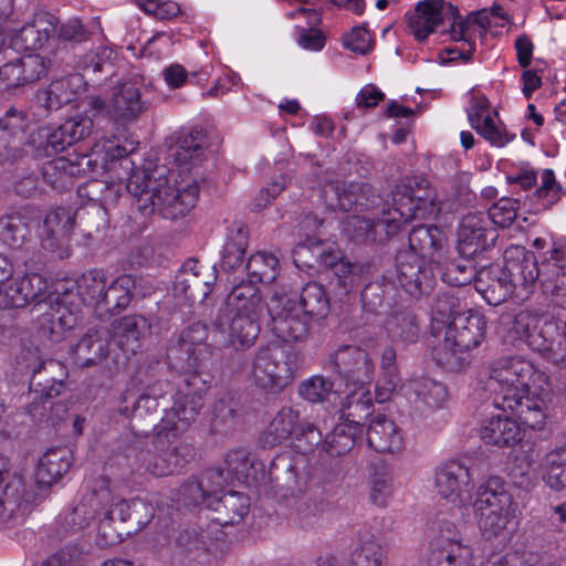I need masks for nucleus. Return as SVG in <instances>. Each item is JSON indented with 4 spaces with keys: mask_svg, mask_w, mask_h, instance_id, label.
Wrapping results in <instances>:
<instances>
[{
    "mask_svg": "<svg viewBox=\"0 0 566 566\" xmlns=\"http://www.w3.org/2000/svg\"><path fill=\"white\" fill-rule=\"evenodd\" d=\"M542 184L533 192V199L537 203V209H551L563 197V188L556 182L555 174L552 169H545L542 172Z\"/></svg>",
    "mask_w": 566,
    "mask_h": 566,
    "instance_id": "nucleus-61",
    "label": "nucleus"
},
{
    "mask_svg": "<svg viewBox=\"0 0 566 566\" xmlns=\"http://www.w3.org/2000/svg\"><path fill=\"white\" fill-rule=\"evenodd\" d=\"M314 252L318 266L331 270L333 274L329 284L337 290V294L347 295L358 280L356 264L347 260L340 250L332 244H324L321 240L316 242Z\"/></svg>",
    "mask_w": 566,
    "mask_h": 566,
    "instance_id": "nucleus-26",
    "label": "nucleus"
},
{
    "mask_svg": "<svg viewBox=\"0 0 566 566\" xmlns=\"http://www.w3.org/2000/svg\"><path fill=\"white\" fill-rule=\"evenodd\" d=\"M454 209V198L444 186L427 185V235L432 250L429 263L432 276L439 275L442 281L447 280L448 274L442 271L441 265L444 263L448 252L447 233Z\"/></svg>",
    "mask_w": 566,
    "mask_h": 566,
    "instance_id": "nucleus-6",
    "label": "nucleus"
},
{
    "mask_svg": "<svg viewBox=\"0 0 566 566\" xmlns=\"http://www.w3.org/2000/svg\"><path fill=\"white\" fill-rule=\"evenodd\" d=\"M331 363L346 386L367 387L374 380V360L369 353L359 346H340L331 356Z\"/></svg>",
    "mask_w": 566,
    "mask_h": 566,
    "instance_id": "nucleus-20",
    "label": "nucleus"
},
{
    "mask_svg": "<svg viewBox=\"0 0 566 566\" xmlns=\"http://www.w3.org/2000/svg\"><path fill=\"white\" fill-rule=\"evenodd\" d=\"M161 422L163 418L154 427V443L158 453L146 463V470L155 476L180 473L196 455V450L191 443L177 440L184 432L177 433L169 430L166 434L160 436Z\"/></svg>",
    "mask_w": 566,
    "mask_h": 566,
    "instance_id": "nucleus-10",
    "label": "nucleus"
},
{
    "mask_svg": "<svg viewBox=\"0 0 566 566\" xmlns=\"http://www.w3.org/2000/svg\"><path fill=\"white\" fill-rule=\"evenodd\" d=\"M115 59L116 52L113 49L101 45L80 56L76 65L91 81L99 82L102 76L106 80L114 74Z\"/></svg>",
    "mask_w": 566,
    "mask_h": 566,
    "instance_id": "nucleus-47",
    "label": "nucleus"
},
{
    "mask_svg": "<svg viewBox=\"0 0 566 566\" xmlns=\"http://www.w3.org/2000/svg\"><path fill=\"white\" fill-rule=\"evenodd\" d=\"M109 353V332L104 328H90L73 348V361L85 368L101 364Z\"/></svg>",
    "mask_w": 566,
    "mask_h": 566,
    "instance_id": "nucleus-38",
    "label": "nucleus"
},
{
    "mask_svg": "<svg viewBox=\"0 0 566 566\" xmlns=\"http://www.w3.org/2000/svg\"><path fill=\"white\" fill-rule=\"evenodd\" d=\"M80 297L73 289L55 290V294L46 302L49 310L39 319V333L53 343L64 339L67 332L74 329L80 319V310L75 300Z\"/></svg>",
    "mask_w": 566,
    "mask_h": 566,
    "instance_id": "nucleus-11",
    "label": "nucleus"
},
{
    "mask_svg": "<svg viewBox=\"0 0 566 566\" xmlns=\"http://www.w3.org/2000/svg\"><path fill=\"white\" fill-rule=\"evenodd\" d=\"M210 354L206 347H189L172 342L167 348V361L176 373L182 374V384L178 386L174 405L166 409L160 424V436L167 431L186 432L195 422L203 406L208 390V379L202 370Z\"/></svg>",
    "mask_w": 566,
    "mask_h": 566,
    "instance_id": "nucleus-3",
    "label": "nucleus"
},
{
    "mask_svg": "<svg viewBox=\"0 0 566 566\" xmlns=\"http://www.w3.org/2000/svg\"><path fill=\"white\" fill-rule=\"evenodd\" d=\"M223 464V470L229 473L231 480L247 484L256 479V465H260L256 459L242 448L229 451L224 457Z\"/></svg>",
    "mask_w": 566,
    "mask_h": 566,
    "instance_id": "nucleus-53",
    "label": "nucleus"
},
{
    "mask_svg": "<svg viewBox=\"0 0 566 566\" xmlns=\"http://www.w3.org/2000/svg\"><path fill=\"white\" fill-rule=\"evenodd\" d=\"M496 239V230L485 212H469L458 230V251L463 258L471 259L494 245Z\"/></svg>",
    "mask_w": 566,
    "mask_h": 566,
    "instance_id": "nucleus-22",
    "label": "nucleus"
},
{
    "mask_svg": "<svg viewBox=\"0 0 566 566\" xmlns=\"http://www.w3.org/2000/svg\"><path fill=\"white\" fill-rule=\"evenodd\" d=\"M154 506L142 499L126 501L114 496L103 513L101 528L117 523L118 536H130L140 532L154 517Z\"/></svg>",
    "mask_w": 566,
    "mask_h": 566,
    "instance_id": "nucleus-14",
    "label": "nucleus"
},
{
    "mask_svg": "<svg viewBox=\"0 0 566 566\" xmlns=\"http://www.w3.org/2000/svg\"><path fill=\"white\" fill-rule=\"evenodd\" d=\"M342 233L354 243L384 242L390 238L378 227V218L369 220L355 214L343 220Z\"/></svg>",
    "mask_w": 566,
    "mask_h": 566,
    "instance_id": "nucleus-51",
    "label": "nucleus"
},
{
    "mask_svg": "<svg viewBox=\"0 0 566 566\" xmlns=\"http://www.w3.org/2000/svg\"><path fill=\"white\" fill-rule=\"evenodd\" d=\"M269 479L283 497L302 493L311 479L306 458L291 452L275 455L269 465Z\"/></svg>",
    "mask_w": 566,
    "mask_h": 566,
    "instance_id": "nucleus-15",
    "label": "nucleus"
},
{
    "mask_svg": "<svg viewBox=\"0 0 566 566\" xmlns=\"http://www.w3.org/2000/svg\"><path fill=\"white\" fill-rule=\"evenodd\" d=\"M251 375L255 386L268 394L282 392L294 379V371L277 345L262 346L255 353Z\"/></svg>",
    "mask_w": 566,
    "mask_h": 566,
    "instance_id": "nucleus-9",
    "label": "nucleus"
},
{
    "mask_svg": "<svg viewBox=\"0 0 566 566\" xmlns=\"http://www.w3.org/2000/svg\"><path fill=\"white\" fill-rule=\"evenodd\" d=\"M248 282L270 284L275 281L280 271V261L273 253L264 251L252 254L245 265Z\"/></svg>",
    "mask_w": 566,
    "mask_h": 566,
    "instance_id": "nucleus-54",
    "label": "nucleus"
},
{
    "mask_svg": "<svg viewBox=\"0 0 566 566\" xmlns=\"http://www.w3.org/2000/svg\"><path fill=\"white\" fill-rule=\"evenodd\" d=\"M390 203L386 201L378 227L385 229L386 237L395 235L403 223L413 220L422 211L421 198H415L413 189L408 185H397L390 193Z\"/></svg>",
    "mask_w": 566,
    "mask_h": 566,
    "instance_id": "nucleus-21",
    "label": "nucleus"
},
{
    "mask_svg": "<svg viewBox=\"0 0 566 566\" xmlns=\"http://www.w3.org/2000/svg\"><path fill=\"white\" fill-rule=\"evenodd\" d=\"M298 306L312 319L325 318L331 310V298L325 286L316 281L306 283L300 292Z\"/></svg>",
    "mask_w": 566,
    "mask_h": 566,
    "instance_id": "nucleus-52",
    "label": "nucleus"
},
{
    "mask_svg": "<svg viewBox=\"0 0 566 566\" xmlns=\"http://www.w3.org/2000/svg\"><path fill=\"white\" fill-rule=\"evenodd\" d=\"M290 497L289 505L291 507L287 520L290 524L298 528H313L329 506V503L322 496L312 493H294Z\"/></svg>",
    "mask_w": 566,
    "mask_h": 566,
    "instance_id": "nucleus-36",
    "label": "nucleus"
},
{
    "mask_svg": "<svg viewBox=\"0 0 566 566\" xmlns=\"http://www.w3.org/2000/svg\"><path fill=\"white\" fill-rule=\"evenodd\" d=\"M227 304L233 314L259 317L263 312L262 294L252 282H240L228 295Z\"/></svg>",
    "mask_w": 566,
    "mask_h": 566,
    "instance_id": "nucleus-44",
    "label": "nucleus"
},
{
    "mask_svg": "<svg viewBox=\"0 0 566 566\" xmlns=\"http://www.w3.org/2000/svg\"><path fill=\"white\" fill-rule=\"evenodd\" d=\"M394 492L392 478L385 464L374 468L370 476L369 500L379 507L387 506Z\"/></svg>",
    "mask_w": 566,
    "mask_h": 566,
    "instance_id": "nucleus-60",
    "label": "nucleus"
},
{
    "mask_svg": "<svg viewBox=\"0 0 566 566\" xmlns=\"http://www.w3.org/2000/svg\"><path fill=\"white\" fill-rule=\"evenodd\" d=\"M423 226H416L409 233V251L397 259L398 281L401 287L412 297L422 295V277L424 270Z\"/></svg>",
    "mask_w": 566,
    "mask_h": 566,
    "instance_id": "nucleus-17",
    "label": "nucleus"
},
{
    "mask_svg": "<svg viewBox=\"0 0 566 566\" xmlns=\"http://www.w3.org/2000/svg\"><path fill=\"white\" fill-rule=\"evenodd\" d=\"M459 301L449 292L438 294L431 306L430 334L443 333L451 325Z\"/></svg>",
    "mask_w": 566,
    "mask_h": 566,
    "instance_id": "nucleus-57",
    "label": "nucleus"
},
{
    "mask_svg": "<svg viewBox=\"0 0 566 566\" xmlns=\"http://www.w3.org/2000/svg\"><path fill=\"white\" fill-rule=\"evenodd\" d=\"M367 443L379 453H398L403 448V438L395 421L378 415L368 426Z\"/></svg>",
    "mask_w": 566,
    "mask_h": 566,
    "instance_id": "nucleus-41",
    "label": "nucleus"
},
{
    "mask_svg": "<svg viewBox=\"0 0 566 566\" xmlns=\"http://www.w3.org/2000/svg\"><path fill=\"white\" fill-rule=\"evenodd\" d=\"M480 438L488 446L511 448L522 440V432L515 419L505 415H496L482 423Z\"/></svg>",
    "mask_w": 566,
    "mask_h": 566,
    "instance_id": "nucleus-40",
    "label": "nucleus"
},
{
    "mask_svg": "<svg viewBox=\"0 0 566 566\" xmlns=\"http://www.w3.org/2000/svg\"><path fill=\"white\" fill-rule=\"evenodd\" d=\"M73 101V92L64 78L53 81L48 87L38 90L34 103L46 112L57 111Z\"/></svg>",
    "mask_w": 566,
    "mask_h": 566,
    "instance_id": "nucleus-56",
    "label": "nucleus"
},
{
    "mask_svg": "<svg viewBox=\"0 0 566 566\" xmlns=\"http://www.w3.org/2000/svg\"><path fill=\"white\" fill-rule=\"evenodd\" d=\"M101 180H91L78 187V196L87 197L88 201L72 212L74 228L76 227L86 239L104 232L108 228L106 205L115 202L120 195V186Z\"/></svg>",
    "mask_w": 566,
    "mask_h": 566,
    "instance_id": "nucleus-7",
    "label": "nucleus"
},
{
    "mask_svg": "<svg viewBox=\"0 0 566 566\" xmlns=\"http://www.w3.org/2000/svg\"><path fill=\"white\" fill-rule=\"evenodd\" d=\"M172 390L174 387L168 380H156L138 396L132 390H126L120 396L118 412L125 417L142 419L156 413L160 407L164 410L170 409L171 407L167 408L166 406L171 399L172 402L175 401L176 394L172 395Z\"/></svg>",
    "mask_w": 566,
    "mask_h": 566,
    "instance_id": "nucleus-16",
    "label": "nucleus"
},
{
    "mask_svg": "<svg viewBox=\"0 0 566 566\" xmlns=\"http://www.w3.org/2000/svg\"><path fill=\"white\" fill-rule=\"evenodd\" d=\"M63 125L54 129H34L28 113L10 107L0 117V164L27 165L29 168L72 146Z\"/></svg>",
    "mask_w": 566,
    "mask_h": 566,
    "instance_id": "nucleus-4",
    "label": "nucleus"
},
{
    "mask_svg": "<svg viewBox=\"0 0 566 566\" xmlns=\"http://www.w3.org/2000/svg\"><path fill=\"white\" fill-rule=\"evenodd\" d=\"M539 268L542 292L555 305L566 307V243L554 242L544 253Z\"/></svg>",
    "mask_w": 566,
    "mask_h": 566,
    "instance_id": "nucleus-23",
    "label": "nucleus"
},
{
    "mask_svg": "<svg viewBox=\"0 0 566 566\" xmlns=\"http://www.w3.org/2000/svg\"><path fill=\"white\" fill-rule=\"evenodd\" d=\"M459 9L446 0H427V38L434 32H455Z\"/></svg>",
    "mask_w": 566,
    "mask_h": 566,
    "instance_id": "nucleus-48",
    "label": "nucleus"
},
{
    "mask_svg": "<svg viewBox=\"0 0 566 566\" xmlns=\"http://www.w3.org/2000/svg\"><path fill=\"white\" fill-rule=\"evenodd\" d=\"M21 289L25 305H40L46 303L55 293H49V283L46 279L39 273H27L23 276L15 277Z\"/></svg>",
    "mask_w": 566,
    "mask_h": 566,
    "instance_id": "nucleus-58",
    "label": "nucleus"
},
{
    "mask_svg": "<svg viewBox=\"0 0 566 566\" xmlns=\"http://www.w3.org/2000/svg\"><path fill=\"white\" fill-rule=\"evenodd\" d=\"M503 266L491 264L475 272V289L484 300L493 306L500 305L509 297H515V292L510 283Z\"/></svg>",
    "mask_w": 566,
    "mask_h": 566,
    "instance_id": "nucleus-34",
    "label": "nucleus"
},
{
    "mask_svg": "<svg viewBox=\"0 0 566 566\" xmlns=\"http://www.w3.org/2000/svg\"><path fill=\"white\" fill-rule=\"evenodd\" d=\"M431 349V358L437 366L452 373L465 370L471 364V354L453 345L444 333L427 335V348Z\"/></svg>",
    "mask_w": 566,
    "mask_h": 566,
    "instance_id": "nucleus-35",
    "label": "nucleus"
},
{
    "mask_svg": "<svg viewBox=\"0 0 566 566\" xmlns=\"http://www.w3.org/2000/svg\"><path fill=\"white\" fill-rule=\"evenodd\" d=\"M301 413L293 407H282L262 431L260 442L263 448H273L293 438L301 424Z\"/></svg>",
    "mask_w": 566,
    "mask_h": 566,
    "instance_id": "nucleus-43",
    "label": "nucleus"
},
{
    "mask_svg": "<svg viewBox=\"0 0 566 566\" xmlns=\"http://www.w3.org/2000/svg\"><path fill=\"white\" fill-rule=\"evenodd\" d=\"M149 331L150 323L145 316L127 315L113 323L112 339L125 354H135Z\"/></svg>",
    "mask_w": 566,
    "mask_h": 566,
    "instance_id": "nucleus-42",
    "label": "nucleus"
},
{
    "mask_svg": "<svg viewBox=\"0 0 566 566\" xmlns=\"http://www.w3.org/2000/svg\"><path fill=\"white\" fill-rule=\"evenodd\" d=\"M217 281L214 270L197 259L187 260L177 272L172 285L174 295L191 303H202Z\"/></svg>",
    "mask_w": 566,
    "mask_h": 566,
    "instance_id": "nucleus-18",
    "label": "nucleus"
},
{
    "mask_svg": "<svg viewBox=\"0 0 566 566\" xmlns=\"http://www.w3.org/2000/svg\"><path fill=\"white\" fill-rule=\"evenodd\" d=\"M72 465V453L66 447L49 449L39 460L34 479L39 490H48L66 474Z\"/></svg>",
    "mask_w": 566,
    "mask_h": 566,
    "instance_id": "nucleus-39",
    "label": "nucleus"
},
{
    "mask_svg": "<svg viewBox=\"0 0 566 566\" xmlns=\"http://www.w3.org/2000/svg\"><path fill=\"white\" fill-rule=\"evenodd\" d=\"M386 329L392 339H399L406 344L416 343L420 333L415 315L408 312L392 315L387 321Z\"/></svg>",
    "mask_w": 566,
    "mask_h": 566,
    "instance_id": "nucleus-59",
    "label": "nucleus"
},
{
    "mask_svg": "<svg viewBox=\"0 0 566 566\" xmlns=\"http://www.w3.org/2000/svg\"><path fill=\"white\" fill-rule=\"evenodd\" d=\"M370 191L371 187L363 182H336L323 190L325 201L332 209L347 212L369 210L373 207L369 200Z\"/></svg>",
    "mask_w": 566,
    "mask_h": 566,
    "instance_id": "nucleus-27",
    "label": "nucleus"
},
{
    "mask_svg": "<svg viewBox=\"0 0 566 566\" xmlns=\"http://www.w3.org/2000/svg\"><path fill=\"white\" fill-rule=\"evenodd\" d=\"M502 497H506V503H514L505 481L500 476H491L479 486L474 505H492L499 503Z\"/></svg>",
    "mask_w": 566,
    "mask_h": 566,
    "instance_id": "nucleus-63",
    "label": "nucleus"
},
{
    "mask_svg": "<svg viewBox=\"0 0 566 566\" xmlns=\"http://www.w3.org/2000/svg\"><path fill=\"white\" fill-rule=\"evenodd\" d=\"M57 19L49 13L38 14L10 36V46L15 51H35L55 34Z\"/></svg>",
    "mask_w": 566,
    "mask_h": 566,
    "instance_id": "nucleus-31",
    "label": "nucleus"
},
{
    "mask_svg": "<svg viewBox=\"0 0 566 566\" xmlns=\"http://www.w3.org/2000/svg\"><path fill=\"white\" fill-rule=\"evenodd\" d=\"M208 503V510L213 513L210 520L222 527L239 524L251 506L250 497L238 491L222 493Z\"/></svg>",
    "mask_w": 566,
    "mask_h": 566,
    "instance_id": "nucleus-37",
    "label": "nucleus"
},
{
    "mask_svg": "<svg viewBox=\"0 0 566 566\" xmlns=\"http://www.w3.org/2000/svg\"><path fill=\"white\" fill-rule=\"evenodd\" d=\"M469 458L452 459L442 463L436 471V486L444 499L459 497L468 492L472 483V464Z\"/></svg>",
    "mask_w": 566,
    "mask_h": 566,
    "instance_id": "nucleus-29",
    "label": "nucleus"
},
{
    "mask_svg": "<svg viewBox=\"0 0 566 566\" xmlns=\"http://www.w3.org/2000/svg\"><path fill=\"white\" fill-rule=\"evenodd\" d=\"M270 328L282 342H302L310 334L311 319L297 308L295 300L286 294L274 293L268 304Z\"/></svg>",
    "mask_w": 566,
    "mask_h": 566,
    "instance_id": "nucleus-12",
    "label": "nucleus"
},
{
    "mask_svg": "<svg viewBox=\"0 0 566 566\" xmlns=\"http://www.w3.org/2000/svg\"><path fill=\"white\" fill-rule=\"evenodd\" d=\"M515 292V298L525 301L533 294L536 283L542 287V273L536 255L523 247H510L502 265Z\"/></svg>",
    "mask_w": 566,
    "mask_h": 566,
    "instance_id": "nucleus-13",
    "label": "nucleus"
},
{
    "mask_svg": "<svg viewBox=\"0 0 566 566\" xmlns=\"http://www.w3.org/2000/svg\"><path fill=\"white\" fill-rule=\"evenodd\" d=\"M359 432L357 426L340 421L325 437L322 450L331 457H342L354 447Z\"/></svg>",
    "mask_w": 566,
    "mask_h": 566,
    "instance_id": "nucleus-55",
    "label": "nucleus"
},
{
    "mask_svg": "<svg viewBox=\"0 0 566 566\" xmlns=\"http://www.w3.org/2000/svg\"><path fill=\"white\" fill-rule=\"evenodd\" d=\"M93 160L88 155H82L75 161L57 157L43 164L41 174L43 180L52 188L64 190L73 186L76 176L90 170Z\"/></svg>",
    "mask_w": 566,
    "mask_h": 566,
    "instance_id": "nucleus-32",
    "label": "nucleus"
},
{
    "mask_svg": "<svg viewBox=\"0 0 566 566\" xmlns=\"http://www.w3.org/2000/svg\"><path fill=\"white\" fill-rule=\"evenodd\" d=\"M98 488H94L90 495L63 516V527L69 533H76L87 527L95 518H102L108 503L114 500L109 488V480L98 481Z\"/></svg>",
    "mask_w": 566,
    "mask_h": 566,
    "instance_id": "nucleus-24",
    "label": "nucleus"
},
{
    "mask_svg": "<svg viewBox=\"0 0 566 566\" xmlns=\"http://www.w3.org/2000/svg\"><path fill=\"white\" fill-rule=\"evenodd\" d=\"M249 244V228L242 222H233L227 229L221 254V266L226 271L239 268L244 260Z\"/></svg>",
    "mask_w": 566,
    "mask_h": 566,
    "instance_id": "nucleus-45",
    "label": "nucleus"
},
{
    "mask_svg": "<svg viewBox=\"0 0 566 566\" xmlns=\"http://www.w3.org/2000/svg\"><path fill=\"white\" fill-rule=\"evenodd\" d=\"M76 286L81 300L92 306L98 316H114L132 303L136 279L132 274H122L108 282L103 270L93 269L81 275Z\"/></svg>",
    "mask_w": 566,
    "mask_h": 566,
    "instance_id": "nucleus-5",
    "label": "nucleus"
},
{
    "mask_svg": "<svg viewBox=\"0 0 566 566\" xmlns=\"http://www.w3.org/2000/svg\"><path fill=\"white\" fill-rule=\"evenodd\" d=\"M374 410L371 392L367 387H357L346 397V403L339 419L343 422L355 424L361 432L365 421Z\"/></svg>",
    "mask_w": 566,
    "mask_h": 566,
    "instance_id": "nucleus-50",
    "label": "nucleus"
},
{
    "mask_svg": "<svg viewBox=\"0 0 566 566\" xmlns=\"http://www.w3.org/2000/svg\"><path fill=\"white\" fill-rule=\"evenodd\" d=\"M27 412L35 422H45L55 426L64 418L67 408L62 402H53L52 399H43L40 401H31L27 407Z\"/></svg>",
    "mask_w": 566,
    "mask_h": 566,
    "instance_id": "nucleus-62",
    "label": "nucleus"
},
{
    "mask_svg": "<svg viewBox=\"0 0 566 566\" xmlns=\"http://www.w3.org/2000/svg\"><path fill=\"white\" fill-rule=\"evenodd\" d=\"M31 237L27 208L0 217V243L10 249H21Z\"/></svg>",
    "mask_w": 566,
    "mask_h": 566,
    "instance_id": "nucleus-46",
    "label": "nucleus"
},
{
    "mask_svg": "<svg viewBox=\"0 0 566 566\" xmlns=\"http://www.w3.org/2000/svg\"><path fill=\"white\" fill-rule=\"evenodd\" d=\"M212 538L208 532L200 526H188L179 531L175 538V545L182 553H191L193 551H207Z\"/></svg>",
    "mask_w": 566,
    "mask_h": 566,
    "instance_id": "nucleus-64",
    "label": "nucleus"
},
{
    "mask_svg": "<svg viewBox=\"0 0 566 566\" xmlns=\"http://www.w3.org/2000/svg\"><path fill=\"white\" fill-rule=\"evenodd\" d=\"M7 482L0 486V528L20 524L36 502L38 494L27 490L23 479L7 473Z\"/></svg>",
    "mask_w": 566,
    "mask_h": 566,
    "instance_id": "nucleus-19",
    "label": "nucleus"
},
{
    "mask_svg": "<svg viewBox=\"0 0 566 566\" xmlns=\"http://www.w3.org/2000/svg\"><path fill=\"white\" fill-rule=\"evenodd\" d=\"M486 321L479 312H469L453 317L451 325L443 332L454 346L471 352L485 336Z\"/></svg>",
    "mask_w": 566,
    "mask_h": 566,
    "instance_id": "nucleus-33",
    "label": "nucleus"
},
{
    "mask_svg": "<svg viewBox=\"0 0 566 566\" xmlns=\"http://www.w3.org/2000/svg\"><path fill=\"white\" fill-rule=\"evenodd\" d=\"M168 148V158L179 168L190 170L207 158L208 136L202 127L196 126L176 133Z\"/></svg>",
    "mask_w": 566,
    "mask_h": 566,
    "instance_id": "nucleus-25",
    "label": "nucleus"
},
{
    "mask_svg": "<svg viewBox=\"0 0 566 566\" xmlns=\"http://www.w3.org/2000/svg\"><path fill=\"white\" fill-rule=\"evenodd\" d=\"M427 539V566H471L473 549L461 542L451 521L432 523Z\"/></svg>",
    "mask_w": 566,
    "mask_h": 566,
    "instance_id": "nucleus-8",
    "label": "nucleus"
},
{
    "mask_svg": "<svg viewBox=\"0 0 566 566\" xmlns=\"http://www.w3.org/2000/svg\"><path fill=\"white\" fill-rule=\"evenodd\" d=\"M138 142L119 136L105 138L103 168L112 178L126 182L127 191L135 198L136 209L144 217L158 213L164 219L177 220L186 217L196 206L199 198V185L191 182L179 186L171 185L164 168L151 171L135 169L130 155L136 150Z\"/></svg>",
    "mask_w": 566,
    "mask_h": 566,
    "instance_id": "nucleus-1",
    "label": "nucleus"
},
{
    "mask_svg": "<svg viewBox=\"0 0 566 566\" xmlns=\"http://www.w3.org/2000/svg\"><path fill=\"white\" fill-rule=\"evenodd\" d=\"M149 106V101L143 98L138 86L123 83L111 97L109 120L115 124L133 123L147 112Z\"/></svg>",
    "mask_w": 566,
    "mask_h": 566,
    "instance_id": "nucleus-28",
    "label": "nucleus"
},
{
    "mask_svg": "<svg viewBox=\"0 0 566 566\" xmlns=\"http://www.w3.org/2000/svg\"><path fill=\"white\" fill-rule=\"evenodd\" d=\"M241 407L240 397L235 392H227L218 398L212 408L211 431L226 434L232 430L240 417Z\"/></svg>",
    "mask_w": 566,
    "mask_h": 566,
    "instance_id": "nucleus-49",
    "label": "nucleus"
},
{
    "mask_svg": "<svg viewBox=\"0 0 566 566\" xmlns=\"http://www.w3.org/2000/svg\"><path fill=\"white\" fill-rule=\"evenodd\" d=\"M214 326L221 332L227 331L224 345L235 350H245L254 345L260 334V318L233 314L231 318L227 314H219Z\"/></svg>",
    "mask_w": 566,
    "mask_h": 566,
    "instance_id": "nucleus-30",
    "label": "nucleus"
},
{
    "mask_svg": "<svg viewBox=\"0 0 566 566\" xmlns=\"http://www.w3.org/2000/svg\"><path fill=\"white\" fill-rule=\"evenodd\" d=\"M489 387L495 392L494 406L511 411L533 430L544 428L553 386L546 371L518 356L500 357L488 366Z\"/></svg>",
    "mask_w": 566,
    "mask_h": 566,
    "instance_id": "nucleus-2",
    "label": "nucleus"
}]
</instances>
